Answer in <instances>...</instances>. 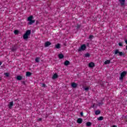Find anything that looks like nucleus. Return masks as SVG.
Here are the masks:
<instances>
[{"label":"nucleus","instance_id":"nucleus-1","mask_svg":"<svg viewBox=\"0 0 127 127\" xmlns=\"http://www.w3.org/2000/svg\"><path fill=\"white\" fill-rule=\"evenodd\" d=\"M33 15H31L27 18V21H29L27 22L28 25H32L34 23H35V20H33Z\"/></svg>","mask_w":127,"mask_h":127},{"label":"nucleus","instance_id":"nucleus-2","mask_svg":"<svg viewBox=\"0 0 127 127\" xmlns=\"http://www.w3.org/2000/svg\"><path fill=\"white\" fill-rule=\"evenodd\" d=\"M31 34V30H28L26 31L25 33L23 36V38L25 40L26 39H28V36H29V35Z\"/></svg>","mask_w":127,"mask_h":127},{"label":"nucleus","instance_id":"nucleus-3","mask_svg":"<svg viewBox=\"0 0 127 127\" xmlns=\"http://www.w3.org/2000/svg\"><path fill=\"white\" fill-rule=\"evenodd\" d=\"M127 71H123L120 74L119 80H120V81H123L124 78L127 76Z\"/></svg>","mask_w":127,"mask_h":127},{"label":"nucleus","instance_id":"nucleus-4","mask_svg":"<svg viewBox=\"0 0 127 127\" xmlns=\"http://www.w3.org/2000/svg\"><path fill=\"white\" fill-rule=\"evenodd\" d=\"M87 49V46L85 44L82 45L80 48H78V51L81 52V51H85Z\"/></svg>","mask_w":127,"mask_h":127},{"label":"nucleus","instance_id":"nucleus-5","mask_svg":"<svg viewBox=\"0 0 127 127\" xmlns=\"http://www.w3.org/2000/svg\"><path fill=\"white\" fill-rule=\"evenodd\" d=\"M115 54L117 55V54H119L120 56H125V53H123L122 52H120L118 49H116L115 51Z\"/></svg>","mask_w":127,"mask_h":127},{"label":"nucleus","instance_id":"nucleus-6","mask_svg":"<svg viewBox=\"0 0 127 127\" xmlns=\"http://www.w3.org/2000/svg\"><path fill=\"white\" fill-rule=\"evenodd\" d=\"M17 49V45H13L11 47V51L13 52H14V51H16V50Z\"/></svg>","mask_w":127,"mask_h":127},{"label":"nucleus","instance_id":"nucleus-7","mask_svg":"<svg viewBox=\"0 0 127 127\" xmlns=\"http://www.w3.org/2000/svg\"><path fill=\"white\" fill-rule=\"evenodd\" d=\"M88 67H89V68H94V67H95V63L93 62L89 63Z\"/></svg>","mask_w":127,"mask_h":127},{"label":"nucleus","instance_id":"nucleus-8","mask_svg":"<svg viewBox=\"0 0 127 127\" xmlns=\"http://www.w3.org/2000/svg\"><path fill=\"white\" fill-rule=\"evenodd\" d=\"M8 108L10 110L12 109V107H13V101L10 102L8 105Z\"/></svg>","mask_w":127,"mask_h":127},{"label":"nucleus","instance_id":"nucleus-9","mask_svg":"<svg viewBox=\"0 0 127 127\" xmlns=\"http://www.w3.org/2000/svg\"><path fill=\"white\" fill-rule=\"evenodd\" d=\"M77 86H78V84L77 83H76L75 82H72L71 83V87L72 88H74V89L75 88H77Z\"/></svg>","mask_w":127,"mask_h":127},{"label":"nucleus","instance_id":"nucleus-10","mask_svg":"<svg viewBox=\"0 0 127 127\" xmlns=\"http://www.w3.org/2000/svg\"><path fill=\"white\" fill-rule=\"evenodd\" d=\"M51 45V43L50 42H46L45 43V47H48V46H50Z\"/></svg>","mask_w":127,"mask_h":127},{"label":"nucleus","instance_id":"nucleus-11","mask_svg":"<svg viewBox=\"0 0 127 127\" xmlns=\"http://www.w3.org/2000/svg\"><path fill=\"white\" fill-rule=\"evenodd\" d=\"M83 89H84V90H85V91L86 92H88V91H89V90H90V87L89 86H83Z\"/></svg>","mask_w":127,"mask_h":127},{"label":"nucleus","instance_id":"nucleus-12","mask_svg":"<svg viewBox=\"0 0 127 127\" xmlns=\"http://www.w3.org/2000/svg\"><path fill=\"white\" fill-rule=\"evenodd\" d=\"M77 123L81 124L82 123H83V119H82V118H78L77 120Z\"/></svg>","mask_w":127,"mask_h":127},{"label":"nucleus","instance_id":"nucleus-13","mask_svg":"<svg viewBox=\"0 0 127 127\" xmlns=\"http://www.w3.org/2000/svg\"><path fill=\"white\" fill-rule=\"evenodd\" d=\"M32 75V73L29 72V71H27L26 72V77H30L31 75Z\"/></svg>","mask_w":127,"mask_h":127},{"label":"nucleus","instance_id":"nucleus-14","mask_svg":"<svg viewBox=\"0 0 127 127\" xmlns=\"http://www.w3.org/2000/svg\"><path fill=\"white\" fill-rule=\"evenodd\" d=\"M58 78V74H57V73H55L52 77V79H53V80L55 79H57Z\"/></svg>","mask_w":127,"mask_h":127},{"label":"nucleus","instance_id":"nucleus-15","mask_svg":"<svg viewBox=\"0 0 127 127\" xmlns=\"http://www.w3.org/2000/svg\"><path fill=\"white\" fill-rule=\"evenodd\" d=\"M119 1L121 5H125V2L126 1V0H119Z\"/></svg>","mask_w":127,"mask_h":127},{"label":"nucleus","instance_id":"nucleus-16","mask_svg":"<svg viewBox=\"0 0 127 127\" xmlns=\"http://www.w3.org/2000/svg\"><path fill=\"white\" fill-rule=\"evenodd\" d=\"M55 48H56L57 49H60V48H61L60 44L58 43L55 45Z\"/></svg>","mask_w":127,"mask_h":127},{"label":"nucleus","instance_id":"nucleus-17","mask_svg":"<svg viewBox=\"0 0 127 127\" xmlns=\"http://www.w3.org/2000/svg\"><path fill=\"white\" fill-rule=\"evenodd\" d=\"M70 64V62H69V61H65L64 63V65H65V66H68V65Z\"/></svg>","mask_w":127,"mask_h":127},{"label":"nucleus","instance_id":"nucleus-18","mask_svg":"<svg viewBox=\"0 0 127 127\" xmlns=\"http://www.w3.org/2000/svg\"><path fill=\"white\" fill-rule=\"evenodd\" d=\"M16 79L18 80V81H21V80H22V76L20 75L17 76L16 77Z\"/></svg>","mask_w":127,"mask_h":127},{"label":"nucleus","instance_id":"nucleus-19","mask_svg":"<svg viewBox=\"0 0 127 127\" xmlns=\"http://www.w3.org/2000/svg\"><path fill=\"white\" fill-rule=\"evenodd\" d=\"M101 114V111L98 110L95 111V115L96 116H98V115H100Z\"/></svg>","mask_w":127,"mask_h":127},{"label":"nucleus","instance_id":"nucleus-20","mask_svg":"<svg viewBox=\"0 0 127 127\" xmlns=\"http://www.w3.org/2000/svg\"><path fill=\"white\" fill-rule=\"evenodd\" d=\"M59 58L60 59H63V58H64V55H63V54H59Z\"/></svg>","mask_w":127,"mask_h":127},{"label":"nucleus","instance_id":"nucleus-21","mask_svg":"<svg viewBox=\"0 0 127 127\" xmlns=\"http://www.w3.org/2000/svg\"><path fill=\"white\" fill-rule=\"evenodd\" d=\"M104 64L105 65H107L108 64H111V61L110 60H106Z\"/></svg>","mask_w":127,"mask_h":127},{"label":"nucleus","instance_id":"nucleus-22","mask_svg":"<svg viewBox=\"0 0 127 127\" xmlns=\"http://www.w3.org/2000/svg\"><path fill=\"white\" fill-rule=\"evenodd\" d=\"M90 56H91V55H90V54L89 53H86L84 54V57H85L86 58H88V57H90Z\"/></svg>","mask_w":127,"mask_h":127},{"label":"nucleus","instance_id":"nucleus-23","mask_svg":"<svg viewBox=\"0 0 127 127\" xmlns=\"http://www.w3.org/2000/svg\"><path fill=\"white\" fill-rule=\"evenodd\" d=\"M86 127H91V126H92V123L91 122H87L86 123Z\"/></svg>","mask_w":127,"mask_h":127},{"label":"nucleus","instance_id":"nucleus-24","mask_svg":"<svg viewBox=\"0 0 127 127\" xmlns=\"http://www.w3.org/2000/svg\"><path fill=\"white\" fill-rule=\"evenodd\" d=\"M98 121H103L104 120V117L103 116H100L97 118Z\"/></svg>","mask_w":127,"mask_h":127},{"label":"nucleus","instance_id":"nucleus-25","mask_svg":"<svg viewBox=\"0 0 127 127\" xmlns=\"http://www.w3.org/2000/svg\"><path fill=\"white\" fill-rule=\"evenodd\" d=\"M14 34L17 35V34H18V33H19V31H18V30H15L14 31Z\"/></svg>","mask_w":127,"mask_h":127},{"label":"nucleus","instance_id":"nucleus-26","mask_svg":"<svg viewBox=\"0 0 127 127\" xmlns=\"http://www.w3.org/2000/svg\"><path fill=\"white\" fill-rule=\"evenodd\" d=\"M39 59H40V58H36L35 59V62H36L37 63H39V62H40V60Z\"/></svg>","mask_w":127,"mask_h":127},{"label":"nucleus","instance_id":"nucleus-27","mask_svg":"<svg viewBox=\"0 0 127 127\" xmlns=\"http://www.w3.org/2000/svg\"><path fill=\"white\" fill-rule=\"evenodd\" d=\"M4 75H5L6 77H9V73L8 72L4 73Z\"/></svg>","mask_w":127,"mask_h":127},{"label":"nucleus","instance_id":"nucleus-28","mask_svg":"<svg viewBox=\"0 0 127 127\" xmlns=\"http://www.w3.org/2000/svg\"><path fill=\"white\" fill-rule=\"evenodd\" d=\"M99 106H102V105H104V102H103V100H102L100 102H98Z\"/></svg>","mask_w":127,"mask_h":127},{"label":"nucleus","instance_id":"nucleus-29","mask_svg":"<svg viewBox=\"0 0 127 127\" xmlns=\"http://www.w3.org/2000/svg\"><path fill=\"white\" fill-rule=\"evenodd\" d=\"M81 27V25L77 24L76 25V28L77 29H79V28H80Z\"/></svg>","mask_w":127,"mask_h":127},{"label":"nucleus","instance_id":"nucleus-30","mask_svg":"<svg viewBox=\"0 0 127 127\" xmlns=\"http://www.w3.org/2000/svg\"><path fill=\"white\" fill-rule=\"evenodd\" d=\"M118 45H119V46H120V47H123V43L122 42H119Z\"/></svg>","mask_w":127,"mask_h":127},{"label":"nucleus","instance_id":"nucleus-31","mask_svg":"<svg viewBox=\"0 0 127 127\" xmlns=\"http://www.w3.org/2000/svg\"><path fill=\"white\" fill-rule=\"evenodd\" d=\"M94 37V36L93 35H91L89 37V39H92Z\"/></svg>","mask_w":127,"mask_h":127},{"label":"nucleus","instance_id":"nucleus-32","mask_svg":"<svg viewBox=\"0 0 127 127\" xmlns=\"http://www.w3.org/2000/svg\"><path fill=\"white\" fill-rule=\"evenodd\" d=\"M42 87L45 88V87H46V84H45V83H43L42 84Z\"/></svg>","mask_w":127,"mask_h":127},{"label":"nucleus","instance_id":"nucleus-33","mask_svg":"<svg viewBox=\"0 0 127 127\" xmlns=\"http://www.w3.org/2000/svg\"><path fill=\"white\" fill-rule=\"evenodd\" d=\"M38 23H39V21L37 20V21H36V25H37V24H38Z\"/></svg>","mask_w":127,"mask_h":127},{"label":"nucleus","instance_id":"nucleus-34","mask_svg":"<svg viewBox=\"0 0 127 127\" xmlns=\"http://www.w3.org/2000/svg\"><path fill=\"white\" fill-rule=\"evenodd\" d=\"M38 121H39V122H40L41 121H42V118H39L38 119Z\"/></svg>","mask_w":127,"mask_h":127},{"label":"nucleus","instance_id":"nucleus-35","mask_svg":"<svg viewBox=\"0 0 127 127\" xmlns=\"http://www.w3.org/2000/svg\"><path fill=\"white\" fill-rule=\"evenodd\" d=\"M80 116H81V117H83V113L82 112L80 113Z\"/></svg>","mask_w":127,"mask_h":127},{"label":"nucleus","instance_id":"nucleus-36","mask_svg":"<svg viewBox=\"0 0 127 127\" xmlns=\"http://www.w3.org/2000/svg\"><path fill=\"white\" fill-rule=\"evenodd\" d=\"M112 127H117V126H116V125H113Z\"/></svg>","mask_w":127,"mask_h":127},{"label":"nucleus","instance_id":"nucleus-37","mask_svg":"<svg viewBox=\"0 0 127 127\" xmlns=\"http://www.w3.org/2000/svg\"><path fill=\"white\" fill-rule=\"evenodd\" d=\"M1 64H2V63H1V62H0V66L1 65Z\"/></svg>","mask_w":127,"mask_h":127},{"label":"nucleus","instance_id":"nucleus-38","mask_svg":"<svg viewBox=\"0 0 127 127\" xmlns=\"http://www.w3.org/2000/svg\"><path fill=\"white\" fill-rule=\"evenodd\" d=\"M2 79V78L1 77H0V81H1Z\"/></svg>","mask_w":127,"mask_h":127},{"label":"nucleus","instance_id":"nucleus-39","mask_svg":"<svg viewBox=\"0 0 127 127\" xmlns=\"http://www.w3.org/2000/svg\"><path fill=\"white\" fill-rule=\"evenodd\" d=\"M94 107H95V105L93 104V105H92V108H94Z\"/></svg>","mask_w":127,"mask_h":127},{"label":"nucleus","instance_id":"nucleus-40","mask_svg":"<svg viewBox=\"0 0 127 127\" xmlns=\"http://www.w3.org/2000/svg\"><path fill=\"white\" fill-rule=\"evenodd\" d=\"M126 50H127V45L126 46Z\"/></svg>","mask_w":127,"mask_h":127}]
</instances>
